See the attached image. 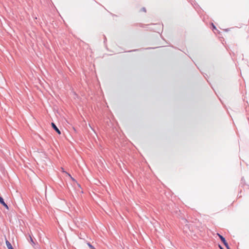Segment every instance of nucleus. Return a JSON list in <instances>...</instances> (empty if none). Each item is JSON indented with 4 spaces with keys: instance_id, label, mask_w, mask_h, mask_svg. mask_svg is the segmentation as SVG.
I'll return each instance as SVG.
<instances>
[{
    "instance_id": "nucleus-8",
    "label": "nucleus",
    "mask_w": 249,
    "mask_h": 249,
    "mask_svg": "<svg viewBox=\"0 0 249 249\" xmlns=\"http://www.w3.org/2000/svg\"><path fill=\"white\" fill-rule=\"evenodd\" d=\"M219 247L220 249H224L223 248H222L220 245H219Z\"/></svg>"
},
{
    "instance_id": "nucleus-1",
    "label": "nucleus",
    "mask_w": 249,
    "mask_h": 249,
    "mask_svg": "<svg viewBox=\"0 0 249 249\" xmlns=\"http://www.w3.org/2000/svg\"><path fill=\"white\" fill-rule=\"evenodd\" d=\"M217 235L218 236V237H219V238L220 239L221 241H222V242L224 244V245L225 246V247H226V248L227 249H231L229 247V246L228 245V243H227V242L226 241L225 238L223 236H222L221 235H220L219 233H217Z\"/></svg>"
},
{
    "instance_id": "nucleus-3",
    "label": "nucleus",
    "mask_w": 249,
    "mask_h": 249,
    "mask_svg": "<svg viewBox=\"0 0 249 249\" xmlns=\"http://www.w3.org/2000/svg\"><path fill=\"white\" fill-rule=\"evenodd\" d=\"M0 203L2 204L5 208L9 209L8 205L5 203L3 198L0 196Z\"/></svg>"
},
{
    "instance_id": "nucleus-6",
    "label": "nucleus",
    "mask_w": 249,
    "mask_h": 249,
    "mask_svg": "<svg viewBox=\"0 0 249 249\" xmlns=\"http://www.w3.org/2000/svg\"><path fill=\"white\" fill-rule=\"evenodd\" d=\"M141 11H143V12H146V9L145 7H142L141 10Z\"/></svg>"
},
{
    "instance_id": "nucleus-2",
    "label": "nucleus",
    "mask_w": 249,
    "mask_h": 249,
    "mask_svg": "<svg viewBox=\"0 0 249 249\" xmlns=\"http://www.w3.org/2000/svg\"><path fill=\"white\" fill-rule=\"evenodd\" d=\"M52 126L58 134H61V131L53 123H52Z\"/></svg>"
},
{
    "instance_id": "nucleus-5",
    "label": "nucleus",
    "mask_w": 249,
    "mask_h": 249,
    "mask_svg": "<svg viewBox=\"0 0 249 249\" xmlns=\"http://www.w3.org/2000/svg\"><path fill=\"white\" fill-rule=\"evenodd\" d=\"M88 245L91 249H94L93 246H92L90 243H88Z\"/></svg>"
},
{
    "instance_id": "nucleus-4",
    "label": "nucleus",
    "mask_w": 249,
    "mask_h": 249,
    "mask_svg": "<svg viewBox=\"0 0 249 249\" xmlns=\"http://www.w3.org/2000/svg\"><path fill=\"white\" fill-rule=\"evenodd\" d=\"M6 245L8 249H14L11 243L7 240L6 241Z\"/></svg>"
},
{
    "instance_id": "nucleus-7",
    "label": "nucleus",
    "mask_w": 249,
    "mask_h": 249,
    "mask_svg": "<svg viewBox=\"0 0 249 249\" xmlns=\"http://www.w3.org/2000/svg\"><path fill=\"white\" fill-rule=\"evenodd\" d=\"M30 239H31V241L33 243H34V241H33V240L31 236H30Z\"/></svg>"
}]
</instances>
